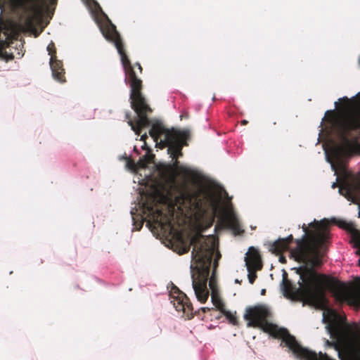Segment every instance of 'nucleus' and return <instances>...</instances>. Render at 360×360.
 <instances>
[{"label": "nucleus", "instance_id": "1", "mask_svg": "<svg viewBox=\"0 0 360 360\" xmlns=\"http://www.w3.org/2000/svg\"><path fill=\"white\" fill-rule=\"evenodd\" d=\"M343 124L336 122L335 127H328L339 144L331 148V157L327 156V160L340 181L339 193L349 201L358 205V217H360V171L356 174L352 173L345 162V159L360 155V139L356 133L360 128V120H351L347 126L345 125V128Z\"/></svg>", "mask_w": 360, "mask_h": 360}, {"label": "nucleus", "instance_id": "2", "mask_svg": "<svg viewBox=\"0 0 360 360\" xmlns=\"http://www.w3.org/2000/svg\"><path fill=\"white\" fill-rule=\"evenodd\" d=\"M103 37L109 41L112 42L119 53L121 62L124 70L125 81L129 85L131 107L136 113L135 120L131 119L130 112L125 114L128 124L136 135H140L143 129L150 125V120L148 114L152 112V109L148 104L141 90L143 87L142 80L139 78L134 68L137 67L139 73H142V67L140 63H131L124 47L121 37L117 32L115 24H97Z\"/></svg>", "mask_w": 360, "mask_h": 360}, {"label": "nucleus", "instance_id": "3", "mask_svg": "<svg viewBox=\"0 0 360 360\" xmlns=\"http://www.w3.org/2000/svg\"><path fill=\"white\" fill-rule=\"evenodd\" d=\"M271 316L270 311L264 306L259 305L249 307L246 309L244 314V319L248 321V326L261 328L266 333H269L276 338L282 339V344L287 347L292 354L298 359L302 360H334L326 354L315 352L303 347L295 339L290 335L288 330L278 328L276 325L268 321V318Z\"/></svg>", "mask_w": 360, "mask_h": 360}, {"label": "nucleus", "instance_id": "4", "mask_svg": "<svg viewBox=\"0 0 360 360\" xmlns=\"http://www.w3.org/2000/svg\"><path fill=\"white\" fill-rule=\"evenodd\" d=\"M190 243L193 245L192 259L198 266L191 275L192 285L198 300L205 303L210 295L207 285L212 257L214 253V259L219 260L221 256L217 250L214 241L205 240L203 235L200 233L193 236Z\"/></svg>", "mask_w": 360, "mask_h": 360}, {"label": "nucleus", "instance_id": "5", "mask_svg": "<svg viewBox=\"0 0 360 360\" xmlns=\"http://www.w3.org/2000/svg\"><path fill=\"white\" fill-rule=\"evenodd\" d=\"M149 134L160 148L168 147V153L172 159L175 160L174 167L177 168L179 163L177 159L182 155V148L184 146H188L187 140L190 137L189 131L174 128L168 129L160 122H155L151 124Z\"/></svg>", "mask_w": 360, "mask_h": 360}, {"label": "nucleus", "instance_id": "6", "mask_svg": "<svg viewBox=\"0 0 360 360\" xmlns=\"http://www.w3.org/2000/svg\"><path fill=\"white\" fill-rule=\"evenodd\" d=\"M178 195L175 197V203L181 212H197L204 214L210 210L216 208L214 195L202 189L191 191L186 183L176 188Z\"/></svg>", "mask_w": 360, "mask_h": 360}, {"label": "nucleus", "instance_id": "7", "mask_svg": "<svg viewBox=\"0 0 360 360\" xmlns=\"http://www.w3.org/2000/svg\"><path fill=\"white\" fill-rule=\"evenodd\" d=\"M22 12V22H49L51 20L57 0H15ZM0 22H15L4 21L0 17Z\"/></svg>", "mask_w": 360, "mask_h": 360}, {"label": "nucleus", "instance_id": "8", "mask_svg": "<svg viewBox=\"0 0 360 360\" xmlns=\"http://www.w3.org/2000/svg\"><path fill=\"white\" fill-rule=\"evenodd\" d=\"M48 24H0V58L6 61L14 58L13 53H8L5 49L18 40V30H22L24 34L37 37Z\"/></svg>", "mask_w": 360, "mask_h": 360}, {"label": "nucleus", "instance_id": "9", "mask_svg": "<svg viewBox=\"0 0 360 360\" xmlns=\"http://www.w3.org/2000/svg\"><path fill=\"white\" fill-rule=\"evenodd\" d=\"M358 64L360 66V57L358 60ZM360 93H358L355 96L352 98H348L347 97H343L340 99L341 104L339 107L338 111H335L334 110H327L325 113V116L323 119L326 124V127H335L336 122H338V117L340 115H346L347 113H351L352 110H349V107H347V104L349 102L360 103V98H357Z\"/></svg>", "mask_w": 360, "mask_h": 360}, {"label": "nucleus", "instance_id": "10", "mask_svg": "<svg viewBox=\"0 0 360 360\" xmlns=\"http://www.w3.org/2000/svg\"><path fill=\"white\" fill-rule=\"evenodd\" d=\"M171 296L173 299L171 302L176 311H182L188 319L193 318V306L186 295L177 287L174 286L171 291Z\"/></svg>", "mask_w": 360, "mask_h": 360}, {"label": "nucleus", "instance_id": "11", "mask_svg": "<svg viewBox=\"0 0 360 360\" xmlns=\"http://www.w3.org/2000/svg\"><path fill=\"white\" fill-rule=\"evenodd\" d=\"M330 338L333 341L326 340V345L334 347L337 351L340 350V346L346 340V331L339 324L333 323L327 326ZM340 353V352H338Z\"/></svg>", "mask_w": 360, "mask_h": 360}, {"label": "nucleus", "instance_id": "12", "mask_svg": "<svg viewBox=\"0 0 360 360\" xmlns=\"http://www.w3.org/2000/svg\"><path fill=\"white\" fill-rule=\"evenodd\" d=\"M151 198L152 202L150 203H149L147 201L143 202L144 208L146 209L149 212V213L153 215V219L155 224H158L162 228L167 226V228L172 229V224L171 222V219L165 215V221H161V217L163 215L162 211L161 210L155 208V197L151 196Z\"/></svg>", "mask_w": 360, "mask_h": 360}, {"label": "nucleus", "instance_id": "13", "mask_svg": "<svg viewBox=\"0 0 360 360\" xmlns=\"http://www.w3.org/2000/svg\"><path fill=\"white\" fill-rule=\"evenodd\" d=\"M247 269L261 270L262 268V257L259 251L254 247H250L245 258Z\"/></svg>", "mask_w": 360, "mask_h": 360}, {"label": "nucleus", "instance_id": "14", "mask_svg": "<svg viewBox=\"0 0 360 360\" xmlns=\"http://www.w3.org/2000/svg\"><path fill=\"white\" fill-rule=\"evenodd\" d=\"M336 224L349 233L350 243L356 241L357 245H360V229L356 227V224L354 222L339 220L336 222Z\"/></svg>", "mask_w": 360, "mask_h": 360}, {"label": "nucleus", "instance_id": "15", "mask_svg": "<svg viewBox=\"0 0 360 360\" xmlns=\"http://www.w3.org/2000/svg\"><path fill=\"white\" fill-rule=\"evenodd\" d=\"M294 240L292 235L285 238H278L270 246V251L276 255H280L290 249V244Z\"/></svg>", "mask_w": 360, "mask_h": 360}, {"label": "nucleus", "instance_id": "16", "mask_svg": "<svg viewBox=\"0 0 360 360\" xmlns=\"http://www.w3.org/2000/svg\"><path fill=\"white\" fill-rule=\"evenodd\" d=\"M49 63L53 78L60 83L65 82L66 81L65 76V72L63 62L56 58L53 60H50Z\"/></svg>", "mask_w": 360, "mask_h": 360}, {"label": "nucleus", "instance_id": "17", "mask_svg": "<svg viewBox=\"0 0 360 360\" xmlns=\"http://www.w3.org/2000/svg\"><path fill=\"white\" fill-rule=\"evenodd\" d=\"M91 14L95 22H112L108 15L103 11L100 5L95 3L91 7Z\"/></svg>", "mask_w": 360, "mask_h": 360}, {"label": "nucleus", "instance_id": "18", "mask_svg": "<svg viewBox=\"0 0 360 360\" xmlns=\"http://www.w3.org/2000/svg\"><path fill=\"white\" fill-rule=\"evenodd\" d=\"M226 223L235 235H240L244 233V230L241 228L239 220L235 214H229L226 217Z\"/></svg>", "mask_w": 360, "mask_h": 360}, {"label": "nucleus", "instance_id": "19", "mask_svg": "<svg viewBox=\"0 0 360 360\" xmlns=\"http://www.w3.org/2000/svg\"><path fill=\"white\" fill-rule=\"evenodd\" d=\"M211 299H212V302L213 303V304L220 311H221L223 309H225L224 304L220 297L219 291L213 290V292H212V293H211Z\"/></svg>", "mask_w": 360, "mask_h": 360}, {"label": "nucleus", "instance_id": "20", "mask_svg": "<svg viewBox=\"0 0 360 360\" xmlns=\"http://www.w3.org/2000/svg\"><path fill=\"white\" fill-rule=\"evenodd\" d=\"M221 314L226 316V318L229 320V321L233 324L236 325L238 323L237 317L235 314H232L231 311H227L226 309H223Z\"/></svg>", "mask_w": 360, "mask_h": 360}, {"label": "nucleus", "instance_id": "21", "mask_svg": "<svg viewBox=\"0 0 360 360\" xmlns=\"http://www.w3.org/2000/svg\"><path fill=\"white\" fill-rule=\"evenodd\" d=\"M47 51L49 53V55H50L51 58L50 60H56L57 58L56 56V49L55 46V44L51 41L47 46Z\"/></svg>", "mask_w": 360, "mask_h": 360}, {"label": "nucleus", "instance_id": "22", "mask_svg": "<svg viewBox=\"0 0 360 360\" xmlns=\"http://www.w3.org/2000/svg\"><path fill=\"white\" fill-rule=\"evenodd\" d=\"M248 271V280L251 284H253L255 281L257 276L256 271L257 270H253L252 269H247Z\"/></svg>", "mask_w": 360, "mask_h": 360}, {"label": "nucleus", "instance_id": "23", "mask_svg": "<svg viewBox=\"0 0 360 360\" xmlns=\"http://www.w3.org/2000/svg\"><path fill=\"white\" fill-rule=\"evenodd\" d=\"M209 285H210V288L212 292H213V290L218 291V290L217 288V281H216V278L213 274L210 279Z\"/></svg>", "mask_w": 360, "mask_h": 360}, {"label": "nucleus", "instance_id": "24", "mask_svg": "<svg viewBox=\"0 0 360 360\" xmlns=\"http://www.w3.org/2000/svg\"><path fill=\"white\" fill-rule=\"evenodd\" d=\"M127 167L133 171H136V167L135 162L130 158H127Z\"/></svg>", "mask_w": 360, "mask_h": 360}, {"label": "nucleus", "instance_id": "25", "mask_svg": "<svg viewBox=\"0 0 360 360\" xmlns=\"http://www.w3.org/2000/svg\"><path fill=\"white\" fill-rule=\"evenodd\" d=\"M218 261L217 259H214L213 262L214 269L212 274H214L215 269L218 266Z\"/></svg>", "mask_w": 360, "mask_h": 360}, {"label": "nucleus", "instance_id": "26", "mask_svg": "<svg viewBox=\"0 0 360 360\" xmlns=\"http://www.w3.org/2000/svg\"><path fill=\"white\" fill-rule=\"evenodd\" d=\"M148 139V135L146 133L142 134L141 136V141L146 142V140Z\"/></svg>", "mask_w": 360, "mask_h": 360}, {"label": "nucleus", "instance_id": "27", "mask_svg": "<svg viewBox=\"0 0 360 360\" xmlns=\"http://www.w3.org/2000/svg\"><path fill=\"white\" fill-rule=\"evenodd\" d=\"M279 262L283 263V264H285L286 263V259L285 257L281 255L280 257H279Z\"/></svg>", "mask_w": 360, "mask_h": 360}, {"label": "nucleus", "instance_id": "28", "mask_svg": "<svg viewBox=\"0 0 360 360\" xmlns=\"http://www.w3.org/2000/svg\"><path fill=\"white\" fill-rule=\"evenodd\" d=\"M190 250V246L184 248L183 253H187Z\"/></svg>", "mask_w": 360, "mask_h": 360}, {"label": "nucleus", "instance_id": "29", "mask_svg": "<svg viewBox=\"0 0 360 360\" xmlns=\"http://www.w3.org/2000/svg\"><path fill=\"white\" fill-rule=\"evenodd\" d=\"M202 311H203L204 313H205V312H207V311H210V308H208V307H202Z\"/></svg>", "mask_w": 360, "mask_h": 360}, {"label": "nucleus", "instance_id": "30", "mask_svg": "<svg viewBox=\"0 0 360 360\" xmlns=\"http://www.w3.org/2000/svg\"><path fill=\"white\" fill-rule=\"evenodd\" d=\"M142 226H143V221L141 220L139 222V227L137 228V230H139L142 227Z\"/></svg>", "mask_w": 360, "mask_h": 360}, {"label": "nucleus", "instance_id": "31", "mask_svg": "<svg viewBox=\"0 0 360 360\" xmlns=\"http://www.w3.org/2000/svg\"><path fill=\"white\" fill-rule=\"evenodd\" d=\"M248 123V122L247 120H243L241 121V124H243V125H245Z\"/></svg>", "mask_w": 360, "mask_h": 360}, {"label": "nucleus", "instance_id": "32", "mask_svg": "<svg viewBox=\"0 0 360 360\" xmlns=\"http://www.w3.org/2000/svg\"><path fill=\"white\" fill-rule=\"evenodd\" d=\"M337 186H338V183H337V182L333 183V185H332V188H336Z\"/></svg>", "mask_w": 360, "mask_h": 360}, {"label": "nucleus", "instance_id": "33", "mask_svg": "<svg viewBox=\"0 0 360 360\" xmlns=\"http://www.w3.org/2000/svg\"><path fill=\"white\" fill-rule=\"evenodd\" d=\"M265 292H266V290L265 289L262 290V291H261V294L262 295H265Z\"/></svg>", "mask_w": 360, "mask_h": 360}, {"label": "nucleus", "instance_id": "34", "mask_svg": "<svg viewBox=\"0 0 360 360\" xmlns=\"http://www.w3.org/2000/svg\"><path fill=\"white\" fill-rule=\"evenodd\" d=\"M335 107H336V108H338V102H335Z\"/></svg>", "mask_w": 360, "mask_h": 360}]
</instances>
